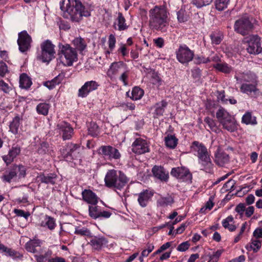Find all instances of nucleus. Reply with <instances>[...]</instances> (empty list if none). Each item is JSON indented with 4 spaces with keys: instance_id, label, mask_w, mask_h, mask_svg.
Wrapping results in <instances>:
<instances>
[{
    "instance_id": "nucleus-1",
    "label": "nucleus",
    "mask_w": 262,
    "mask_h": 262,
    "mask_svg": "<svg viewBox=\"0 0 262 262\" xmlns=\"http://www.w3.org/2000/svg\"><path fill=\"white\" fill-rule=\"evenodd\" d=\"M169 12L164 5L155 6L149 11V26L152 30L165 32L169 25Z\"/></svg>"
},
{
    "instance_id": "nucleus-2",
    "label": "nucleus",
    "mask_w": 262,
    "mask_h": 262,
    "mask_svg": "<svg viewBox=\"0 0 262 262\" xmlns=\"http://www.w3.org/2000/svg\"><path fill=\"white\" fill-rule=\"evenodd\" d=\"M66 8H64V1L60 2V8L62 11H66L70 16L72 21L79 23L83 17L91 16L90 6H85L79 0H68Z\"/></svg>"
},
{
    "instance_id": "nucleus-3",
    "label": "nucleus",
    "mask_w": 262,
    "mask_h": 262,
    "mask_svg": "<svg viewBox=\"0 0 262 262\" xmlns=\"http://www.w3.org/2000/svg\"><path fill=\"white\" fill-rule=\"evenodd\" d=\"M128 181L129 179L124 172L115 169L108 170L104 178L105 186L115 190H121Z\"/></svg>"
},
{
    "instance_id": "nucleus-4",
    "label": "nucleus",
    "mask_w": 262,
    "mask_h": 262,
    "mask_svg": "<svg viewBox=\"0 0 262 262\" xmlns=\"http://www.w3.org/2000/svg\"><path fill=\"white\" fill-rule=\"evenodd\" d=\"M191 150L199 159V162L203 167V170L210 172L212 168V164L207 148L202 143L194 141L191 145Z\"/></svg>"
},
{
    "instance_id": "nucleus-5",
    "label": "nucleus",
    "mask_w": 262,
    "mask_h": 262,
    "mask_svg": "<svg viewBox=\"0 0 262 262\" xmlns=\"http://www.w3.org/2000/svg\"><path fill=\"white\" fill-rule=\"evenodd\" d=\"M59 59L61 62L64 66H72L77 59V54L75 49L68 44H59Z\"/></svg>"
},
{
    "instance_id": "nucleus-6",
    "label": "nucleus",
    "mask_w": 262,
    "mask_h": 262,
    "mask_svg": "<svg viewBox=\"0 0 262 262\" xmlns=\"http://www.w3.org/2000/svg\"><path fill=\"white\" fill-rule=\"evenodd\" d=\"M26 175V168L23 165H13L2 177L3 182L10 183L18 179L24 178Z\"/></svg>"
},
{
    "instance_id": "nucleus-7",
    "label": "nucleus",
    "mask_w": 262,
    "mask_h": 262,
    "mask_svg": "<svg viewBox=\"0 0 262 262\" xmlns=\"http://www.w3.org/2000/svg\"><path fill=\"white\" fill-rule=\"evenodd\" d=\"M233 28L236 33L245 36L252 31L254 25L249 17L244 15L235 20Z\"/></svg>"
},
{
    "instance_id": "nucleus-8",
    "label": "nucleus",
    "mask_w": 262,
    "mask_h": 262,
    "mask_svg": "<svg viewBox=\"0 0 262 262\" xmlns=\"http://www.w3.org/2000/svg\"><path fill=\"white\" fill-rule=\"evenodd\" d=\"M41 53L38 59L43 62L49 63L55 57V46L49 40H46L40 45Z\"/></svg>"
},
{
    "instance_id": "nucleus-9",
    "label": "nucleus",
    "mask_w": 262,
    "mask_h": 262,
    "mask_svg": "<svg viewBox=\"0 0 262 262\" xmlns=\"http://www.w3.org/2000/svg\"><path fill=\"white\" fill-rule=\"evenodd\" d=\"M244 41L247 44L246 50L249 54L257 55L262 52L260 39L258 35H250L245 38Z\"/></svg>"
},
{
    "instance_id": "nucleus-10",
    "label": "nucleus",
    "mask_w": 262,
    "mask_h": 262,
    "mask_svg": "<svg viewBox=\"0 0 262 262\" xmlns=\"http://www.w3.org/2000/svg\"><path fill=\"white\" fill-rule=\"evenodd\" d=\"M79 145L69 143L60 149V151L63 158L67 161L71 162L79 157Z\"/></svg>"
},
{
    "instance_id": "nucleus-11",
    "label": "nucleus",
    "mask_w": 262,
    "mask_h": 262,
    "mask_svg": "<svg viewBox=\"0 0 262 262\" xmlns=\"http://www.w3.org/2000/svg\"><path fill=\"white\" fill-rule=\"evenodd\" d=\"M170 174L172 176L188 184L192 182V176L189 169L184 167L172 168Z\"/></svg>"
},
{
    "instance_id": "nucleus-12",
    "label": "nucleus",
    "mask_w": 262,
    "mask_h": 262,
    "mask_svg": "<svg viewBox=\"0 0 262 262\" xmlns=\"http://www.w3.org/2000/svg\"><path fill=\"white\" fill-rule=\"evenodd\" d=\"M31 37L26 31H23L18 34L17 44L19 51L21 53L28 51L31 48Z\"/></svg>"
},
{
    "instance_id": "nucleus-13",
    "label": "nucleus",
    "mask_w": 262,
    "mask_h": 262,
    "mask_svg": "<svg viewBox=\"0 0 262 262\" xmlns=\"http://www.w3.org/2000/svg\"><path fill=\"white\" fill-rule=\"evenodd\" d=\"M176 55L178 60L183 64L191 61L194 56L193 51L186 45L180 46L176 52Z\"/></svg>"
},
{
    "instance_id": "nucleus-14",
    "label": "nucleus",
    "mask_w": 262,
    "mask_h": 262,
    "mask_svg": "<svg viewBox=\"0 0 262 262\" xmlns=\"http://www.w3.org/2000/svg\"><path fill=\"white\" fill-rule=\"evenodd\" d=\"M132 150L136 154L142 155L149 152V146L145 140L137 138L132 143Z\"/></svg>"
},
{
    "instance_id": "nucleus-15",
    "label": "nucleus",
    "mask_w": 262,
    "mask_h": 262,
    "mask_svg": "<svg viewBox=\"0 0 262 262\" xmlns=\"http://www.w3.org/2000/svg\"><path fill=\"white\" fill-rule=\"evenodd\" d=\"M100 86L99 83L94 80L86 81L78 90V96L85 98L92 92L98 89Z\"/></svg>"
},
{
    "instance_id": "nucleus-16",
    "label": "nucleus",
    "mask_w": 262,
    "mask_h": 262,
    "mask_svg": "<svg viewBox=\"0 0 262 262\" xmlns=\"http://www.w3.org/2000/svg\"><path fill=\"white\" fill-rule=\"evenodd\" d=\"M56 127L59 133L62 135L63 140H70L72 138L73 128L69 123L61 121L57 123Z\"/></svg>"
},
{
    "instance_id": "nucleus-17",
    "label": "nucleus",
    "mask_w": 262,
    "mask_h": 262,
    "mask_svg": "<svg viewBox=\"0 0 262 262\" xmlns=\"http://www.w3.org/2000/svg\"><path fill=\"white\" fill-rule=\"evenodd\" d=\"M102 154L106 159L112 160L120 159L121 154L119 150L111 146H103L100 147Z\"/></svg>"
},
{
    "instance_id": "nucleus-18",
    "label": "nucleus",
    "mask_w": 262,
    "mask_h": 262,
    "mask_svg": "<svg viewBox=\"0 0 262 262\" xmlns=\"http://www.w3.org/2000/svg\"><path fill=\"white\" fill-rule=\"evenodd\" d=\"M127 66L123 61L113 62L108 69L107 75L111 79L114 78L119 73L121 69H126Z\"/></svg>"
},
{
    "instance_id": "nucleus-19",
    "label": "nucleus",
    "mask_w": 262,
    "mask_h": 262,
    "mask_svg": "<svg viewBox=\"0 0 262 262\" xmlns=\"http://www.w3.org/2000/svg\"><path fill=\"white\" fill-rule=\"evenodd\" d=\"M215 163L220 166H223L229 161V155L222 151L220 147L217 148L215 153Z\"/></svg>"
},
{
    "instance_id": "nucleus-20",
    "label": "nucleus",
    "mask_w": 262,
    "mask_h": 262,
    "mask_svg": "<svg viewBox=\"0 0 262 262\" xmlns=\"http://www.w3.org/2000/svg\"><path fill=\"white\" fill-rule=\"evenodd\" d=\"M154 176L162 181L166 182L169 178L168 173L162 166L155 165L152 168Z\"/></svg>"
},
{
    "instance_id": "nucleus-21",
    "label": "nucleus",
    "mask_w": 262,
    "mask_h": 262,
    "mask_svg": "<svg viewBox=\"0 0 262 262\" xmlns=\"http://www.w3.org/2000/svg\"><path fill=\"white\" fill-rule=\"evenodd\" d=\"M37 178L38 181L42 183L54 185L57 176L54 173H40Z\"/></svg>"
},
{
    "instance_id": "nucleus-22",
    "label": "nucleus",
    "mask_w": 262,
    "mask_h": 262,
    "mask_svg": "<svg viewBox=\"0 0 262 262\" xmlns=\"http://www.w3.org/2000/svg\"><path fill=\"white\" fill-rule=\"evenodd\" d=\"M154 195V192L148 190H145L138 194V202L142 207L147 205L149 201Z\"/></svg>"
},
{
    "instance_id": "nucleus-23",
    "label": "nucleus",
    "mask_w": 262,
    "mask_h": 262,
    "mask_svg": "<svg viewBox=\"0 0 262 262\" xmlns=\"http://www.w3.org/2000/svg\"><path fill=\"white\" fill-rule=\"evenodd\" d=\"M83 200L93 205H96L98 201V198L96 194L90 189H84L82 192Z\"/></svg>"
},
{
    "instance_id": "nucleus-24",
    "label": "nucleus",
    "mask_w": 262,
    "mask_h": 262,
    "mask_svg": "<svg viewBox=\"0 0 262 262\" xmlns=\"http://www.w3.org/2000/svg\"><path fill=\"white\" fill-rule=\"evenodd\" d=\"M129 26L126 23V20L121 12L118 14V17L114 24V29L119 31H124L128 29Z\"/></svg>"
},
{
    "instance_id": "nucleus-25",
    "label": "nucleus",
    "mask_w": 262,
    "mask_h": 262,
    "mask_svg": "<svg viewBox=\"0 0 262 262\" xmlns=\"http://www.w3.org/2000/svg\"><path fill=\"white\" fill-rule=\"evenodd\" d=\"M41 242L39 239H31L25 245V248L27 251L33 253H39L38 249H40Z\"/></svg>"
},
{
    "instance_id": "nucleus-26",
    "label": "nucleus",
    "mask_w": 262,
    "mask_h": 262,
    "mask_svg": "<svg viewBox=\"0 0 262 262\" xmlns=\"http://www.w3.org/2000/svg\"><path fill=\"white\" fill-rule=\"evenodd\" d=\"M0 252L4 253L6 256L11 257L13 259L21 258L23 255L15 250L9 248L3 244H0Z\"/></svg>"
},
{
    "instance_id": "nucleus-27",
    "label": "nucleus",
    "mask_w": 262,
    "mask_h": 262,
    "mask_svg": "<svg viewBox=\"0 0 262 262\" xmlns=\"http://www.w3.org/2000/svg\"><path fill=\"white\" fill-rule=\"evenodd\" d=\"M221 124L224 129L230 132H233L237 129V123L233 116L222 121Z\"/></svg>"
},
{
    "instance_id": "nucleus-28",
    "label": "nucleus",
    "mask_w": 262,
    "mask_h": 262,
    "mask_svg": "<svg viewBox=\"0 0 262 262\" xmlns=\"http://www.w3.org/2000/svg\"><path fill=\"white\" fill-rule=\"evenodd\" d=\"M256 85L257 83L255 80L248 83H243L240 88L241 91L243 93L250 94L252 92H255L257 91Z\"/></svg>"
},
{
    "instance_id": "nucleus-29",
    "label": "nucleus",
    "mask_w": 262,
    "mask_h": 262,
    "mask_svg": "<svg viewBox=\"0 0 262 262\" xmlns=\"http://www.w3.org/2000/svg\"><path fill=\"white\" fill-rule=\"evenodd\" d=\"M107 243L106 239L103 236H94L90 241L93 248L96 250L100 249Z\"/></svg>"
},
{
    "instance_id": "nucleus-30",
    "label": "nucleus",
    "mask_w": 262,
    "mask_h": 262,
    "mask_svg": "<svg viewBox=\"0 0 262 262\" xmlns=\"http://www.w3.org/2000/svg\"><path fill=\"white\" fill-rule=\"evenodd\" d=\"M165 145L166 147L170 148H174L178 144V139L175 135L168 134L164 139Z\"/></svg>"
},
{
    "instance_id": "nucleus-31",
    "label": "nucleus",
    "mask_w": 262,
    "mask_h": 262,
    "mask_svg": "<svg viewBox=\"0 0 262 262\" xmlns=\"http://www.w3.org/2000/svg\"><path fill=\"white\" fill-rule=\"evenodd\" d=\"M20 121V117L18 116H16L13 119L12 121L10 122L9 131L14 135H16L18 133Z\"/></svg>"
},
{
    "instance_id": "nucleus-32",
    "label": "nucleus",
    "mask_w": 262,
    "mask_h": 262,
    "mask_svg": "<svg viewBox=\"0 0 262 262\" xmlns=\"http://www.w3.org/2000/svg\"><path fill=\"white\" fill-rule=\"evenodd\" d=\"M144 91L139 87L135 86L133 89L131 93L130 98L133 100H138L140 99L144 95ZM126 95L129 97V92L126 93Z\"/></svg>"
},
{
    "instance_id": "nucleus-33",
    "label": "nucleus",
    "mask_w": 262,
    "mask_h": 262,
    "mask_svg": "<svg viewBox=\"0 0 262 262\" xmlns=\"http://www.w3.org/2000/svg\"><path fill=\"white\" fill-rule=\"evenodd\" d=\"M32 84L31 79L26 74L23 73L20 75L19 78V86L23 89H27Z\"/></svg>"
},
{
    "instance_id": "nucleus-34",
    "label": "nucleus",
    "mask_w": 262,
    "mask_h": 262,
    "mask_svg": "<svg viewBox=\"0 0 262 262\" xmlns=\"http://www.w3.org/2000/svg\"><path fill=\"white\" fill-rule=\"evenodd\" d=\"M174 203L173 197L171 195H167L165 197H161L157 201V205L160 207H166L171 205Z\"/></svg>"
},
{
    "instance_id": "nucleus-35",
    "label": "nucleus",
    "mask_w": 262,
    "mask_h": 262,
    "mask_svg": "<svg viewBox=\"0 0 262 262\" xmlns=\"http://www.w3.org/2000/svg\"><path fill=\"white\" fill-rule=\"evenodd\" d=\"M232 116L225 108L223 107L220 108L216 113V118L221 124L222 121L226 120Z\"/></svg>"
},
{
    "instance_id": "nucleus-36",
    "label": "nucleus",
    "mask_w": 262,
    "mask_h": 262,
    "mask_svg": "<svg viewBox=\"0 0 262 262\" xmlns=\"http://www.w3.org/2000/svg\"><path fill=\"white\" fill-rule=\"evenodd\" d=\"M213 67L217 70L225 74H229L232 70V68L225 62L217 63L214 64Z\"/></svg>"
},
{
    "instance_id": "nucleus-37",
    "label": "nucleus",
    "mask_w": 262,
    "mask_h": 262,
    "mask_svg": "<svg viewBox=\"0 0 262 262\" xmlns=\"http://www.w3.org/2000/svg\"><path fill=\"white\" fill-rule=\"evenodd\" d=\"M242 122L246 124L255 125L257 124L256 118L252 116L251 113L246 112L242 117Z\"/></svg>"
},
{
    "instance_id": "nucleus-38",
    "label": "nucleus",
    "mask_w": 262,
    "mask_h": 262,
    "mask_svg": "<svg viewBox=\"0 0 262 262\" xmlns=\"http://www.w3.org/2000/svg\"><path fill=\"white\" fill-rule=\"evenodd\" d=\"M167 105V102L165 100H162L161 101L157 103L154 107L155 110V114L157 116H162L163 115L165 108L166 107Z\"/></svg>"
},
{
    "instance_id": "nucleus-39",
    "label": "nucleus",
    "mask_w": 262,
    "mask_h": 262,
    "mask_svg": "<svg viewBox=\"0 0 262 262\" xmlns=\"http://www.w3.org/2000/svg\"><path fill=\"white\" fill-rule=\"evenodd\" d=\"M50 105L47 103H40L36 106V111L38 114L46 116L49 112Z\"/></svg>"
},
{
    "instance_id": "nucleus-40",
    "label": "nucleus",
    "mask_w": 262,
    "mask_h": 262,
    "mask_svg": "<svg viewBox=\"0 0 262 262\" xmlns=\"http://www.w3.org/2000/svg\"><path fill=\"white\" fill-rule=\"evenodd\" d=\"M89 134L92 137H97L99 134L100 130L98 125L94 122H92L88 126Z\"/></svg>"
},
{
    "instance_id": "nucleus-41",
    "label": "nucleus",
    "mask_w": 262,
    "mask_h": 262,
    "mask_svg": "<svg viewBox=\"0 0 262 262\" xmlns=\"http://www.w3.org/2000/svg\"><path fill=\"white\" fill-rule=\"evenodd\" d=\"M235 78L239 83H248L252 80L248 73H238L235 75Z\"/></svg>"
},
{
    "instance_id": "nucleus-42",
    "label": "nucleus",
    "mask_w": 262,
    "mask_h": 262,
    "mask_svg": "<svg viewBox=\"0 0 262 262\" xmlns=\"http://www.w3.org/2000/svg\"><path fill=\"white\" fill-rule=\"evenodd\" d=\"M73 43L76 48L80 52L83 51L86 46L85 41L81 37L74 39L73 41Z\"/></svg>"
},
{
    "instance_id": "nucleus-43",
    "label": "nucleus",
    "mask_w": 262,
    "mask_h": 262,
    "mask_svg": "<svg viewBox=\"0 0 262 262\" xmlns=\"http://www.w3.org/2000/svg\"><path fill=\"white\" fill-rule=\"evenodd\" d=\"M75 234L87 237H92V233L85 227H77L75 228Z\"/></svg>"
},
{
    "instance_id": "nucleus-44",
    "label": "nucleus",
    "mask_w": 262,
    "mask_h": 262,
    "mask_svg": "<svg viewBox=\"0 0 262 262\" xmlns=\"http://www.w3.org/2000/svg\"><path fill=\"white\" fill-rule=\"evenodd\" d=\"M89 215L94 219L99 218V213L100 209L98 206H89Z\"/></svg>"
},
{
    "instance_id": "nucleus-45",
    "label": "nucleus",
    "mask_w": 262,
    "mask_h": 262,
    "mask_svg": "<svg viewBox=\"0 0 262 262\" xmlns=\"http://www.w3.org/2000/svg\"><path fill=\"white\" fill-rule=\"evenodd\" d=\"M230 0H215V8L219 11H222L227 8Z\"/></svg>"
},
{
    "instance_id": "nucleus-46",
    "label": "nucleus",
    "mask_w": 262,
    "mask_h": 262,
    "mask_svg": "<svg viewBox=\"0 0 262 262\" xmlns=\"http://www.w3.org/2000/svg\"><path fill=\"white\" fill-rule=\"evenodd\" d=\"M213 0H192V3L197 8H200L210 5Z\"/></svg>"
},
{
    "instance_id": "nucleus-47",
    "label": "nucleus",
    "mask_w": 262,
    "mask_h": 262,
    "mask_svg": "<svg viewBox=\"0 0 262 262\" xmlns=\"http://www.w3.org/2000/svg\"><path fill=\"white\" fill-rule=\"evenodd\" d=\"M222 252L223 251L222 250H217L212 254H209L207 255L209 257V260L208 262H217Z\"/></svg>"
},
{
    "instance_id": "nucleus-48",
    "label": "nucleus",
    "mask_w": 262,
    "mask_h": 262,
    "mask_svg": "<svg viewBox=\"0 0 262 262\" xmlns=\"http://www.w3.org/2000/svg\"><path fill=\"white\" fill-rule=\"evenodd\" d=\"M204 121L212 131L216 132L217 128L215 121L209 117H206Z\"/></svg>"
},
{
    "instance_id": "nucleus-49",
    "label": "nucleus",
    "mask_w": 262,
    "mask_h": 262,
    "mask_svg": "<svg viewBox=\"0 0 262 262\" xmlns=\"http://www.w3.org/2000/svg\"><path fill=\"white\" fill-rule=\"evenodd\" d=\"M261 247V242L256 239H252L250 243V250H253L254 252H257Z\"/></svg>"
},
{
    "instance_id": "nucleus-50",
    "label": "nucleus",
    "mask_w": 262,
    "mask_h": 262,
    "mask_svg": "<svg viewBox=\"0 0 262 262\" xmlns=\"http://www.w3.org/2000/svg\"><path fill=\"white\" fill-rule=\"evenodd\" d=\"M49 151V145L46 142H42L40 143L39 147L38 148V152L40 154H45Z\"/></svg>"
},
{
    "instance_id": "nucleus-51",
    "label": "nucleus",
    "mask_w": 262,
    "mask_h": 262,
    "mask_svg": "<svg viewBox=\"0 0 262 262\" xmlns=\"http://www.w3.org/2000/svg\"><path fill=\"white\" fill-rule=\"evenodd\" d=\"M46 225L48 226V228L50 230L54 229L56 225L54 219L51 217L48 216L46 217Z\"/></svg>"
},
{
    "instance_id": "nucleus-52",
    "label": "nucleus",
    "mask_w": 262,
    "mask_h": 262,
    "mask_svg": "<svg viewBox=\"0 0 262 262\" xmlns=\"http://www.w3.org/2000/svg\"><path fill=\"white\" fill-rule=\"evenodd\" d=\"M210 37L213 44L219 45L222 40V38L220 35L213 33L211 34Z\"/></svg>"
},
{
    "instance_id": "nucleus-53",
    "label": "nucleus",
    "mask_w": 262,
    "mask_h": 262,
    "mask_svg": "<svg viewBox=\"0 0 262 262\" xmlns=\"http://www.w3.org/2000/svg\"><path fill=\"white\" fill-rule=\"evenodd\" d=\"M20 152V147L16 146H13L11 149H10L9 153V154L14 159L16 157L17 155L19 154Z\"/></svg>"
},
{
    "instance_id": "nucleus-54",
    "label": "nucleus",
    "mask_w": 262,
    "mask_h": 262,
    "mask_svg": "<svg viewBox=\"0 0 262 262\" xmlns=\"http://www.w3.org/2000/svg\"><path fill=\"white\" fill-rule=\"evenodd\" d=\"M235 185V181L233 180H228L224 185V188L227 191H232L234 190V186Z\"/></svg>"
},
{
    "instance_id": "nucleus-55",
    "label": "nucleus",
    "mask_w": 262,
    "mask_h": 262,
    "mask_svg": "<svg viewBox=\"0 0 262 262\" xmlns=\"http://www.w3.org/2000/svg\"><path fill=\"white\" fill-rule=\"evenodd\" d=\"M11 89V88L4 80H0V90L1 91L5 93H8Z\"/></svg>"
},
{
    "instance_id": "nucleus-56",
    "label": "nucleus",
    "mask_w": 262,
    "mask_h": 262,
    "mask_svg": "<svg viewBox=\"0 0 262 262\" xmlns=\"http://www.w3.org/2000/svg\"><path fill=\"white\" fill-rule=\"evenodd\" d=\"M235 210L239 214V217L242 218L244 212L245 211V205L244 204L240 203L237 205Z\"/></svg>"
},
{
    "instance_id": "nucleus-57",
    "label": "nucleus",
    "mask_w": 262,
    "mask_h": 262,
    "mask_svg": "<svg viewBox=\"0 0 262 262\" xmlns=\"http://www.w3.org/2000/svg\"><path fill=\"white\" fill-rule=\"evenodd\" d=\"M190 246V245L188 241L183 242L178 246L177 250L179 251L184 252L187 250Z\"/></svg>"
},
{
    "instance_id": "nucleus-58",
    "label": "nucleus",
    "mask_w": 262,
    "mask_h": 262,
    "mask_svg": "<svg viewBox=\"0 0 262 262\" xmlns=\"http://www.w3.org/2000/svg\"><path fill=\"white\" fill-rule=\"evenodd\" d=\"M8 72L6 64L3 62H0V76L4 77Z\"/></svg>"
},
{
    "instance_id": "nucleus-59",
    "label": "nucleus",
    "mask_w": 262,
    "mask_h": 262,
    "mask_svg": "<svg viewBox=\"0 0 262 262\" xmlns=\"http://www.w3.org/2000/svg\"><path fill=\"white\" fill-rule=\"evenodd\" d=\"M14 212L18 216L24 217L27 219L30 215V213L28 212H25L23 210L15 209Z\"/></svg>"
},
{
    "instance_id": "nucleus-60",
    "label": "nucleus",
    "mask_w": 262,
    "mask_h": 262,
    "mask_svg": "<svg viewBox=\"0 0 262 262\" xmlns=\"http://www.w3.org/2000/svg\"><path fill=\"white\" fill-rule=\"evenodd\" d=\"M217 99L221 101L223 104H227L228 99L225 98V94L224 91H221L218 92Z\"/></svg>"
},
{
    "instance_id": "nucleus-61",
    "label": "nucleus",
    "mask_w": 262,
    "mask_h": 262,
    "mask_svg": "<svg viewBox=\"0 0 262 262\" xmlns=\"http://www.w3.org/2000/svg\"><path fill=\"white\" fill-rule=\"evenodd\" d=\"M116 41V38H115V36L113 34H111L109 36L108 41V47L111 50H112L114 48V47L115 46Z\"/></svg>"
},
{
    "instance_id": "nucleus-62",
    "label": "nucleus",
    "mask_w": 262,
    "mask_h": 262,
    "mask_svg": "<svg viewBox=\"0 0 262 262\" xmlns=\"http://www.w3.org/2000/svg\"><path fill=\"white\" fill-rule=\"evenodd\" d=\"M209 62V58L203 56L197 57L194 58V62L196 64L206 63Z\"/></svg>"
},
{
    "instance_id": "nucleus-63",
    "label": "nucleus",
    "mask_w": 262,
    "mask_h": 262,
    "mask_svg": "<svg viewBox=\"0 0 262 262\" xmlns=\"http://www.w3.org/2000/svg\"><path fill=\"white\" fill-rule=\"evenodd\" d=\"M153 41L155 45L158 48H161L164 46V40L162 37L154 39Z\"/></svg>"
},
{
    "instance_id": "nucleus-64",
    "label": "nucleus",
    "mask_w": 262,
    "mask_h": 262,
    "mask_svg": "<svg viewBox=\"0 0 262 262\" xmlns=\"http://www.w3.org/2000/svg\"><path fill=\"white\" fill-rule=\"evenodd\" d=\"M233 221V217L232 216L230 215L228 216L227 218H226L225 220H224L222 221V225L225 228H227L228 226H229L230 224L229 223H232Z\"/></svg>"
}]
</instances>
